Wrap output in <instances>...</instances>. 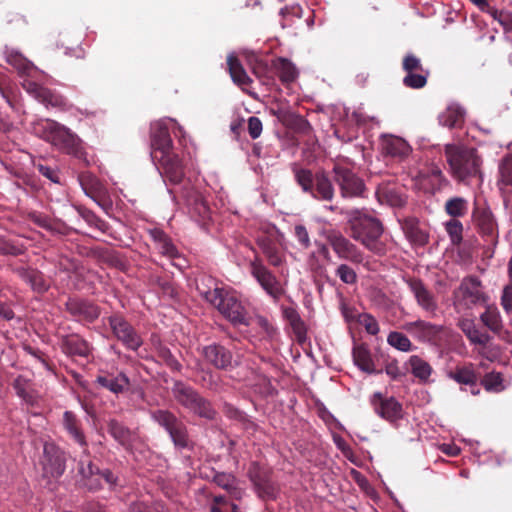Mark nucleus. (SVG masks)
<instances>
[{
  "mask_svg": "<svg viewBox=\"0 0 512 512\" xmlns=\"http://www.w3.org/2000/svg\"><path fill=\"white\" fill-rule=\"evenodd\" d=\"M444 154L450 174L457 182L465 185L483 182L482 159L476 149L446 144Z\"/></svg>",
  "mask_w": 512,
  "mask_h": 512,
  "instance_id": "f257e3e1",
  "label": "nucleus"
},
{
  "mask_svg": "<svg viewBox=\"0 0 512 512\" xmlns=\"http://www.w3.org/2000/svg\"><path fill=\"white\" fill-rule=\"evenodd\" d=\"M350 236L360 242L370 252L382 256L386 253V245L382 241V223L375 217L359 210L348 212Z\"/></svg>",
  "mask_w": 512,
  "mask_h": 512,
  "instance_id": "f03ea898",
  "label": "nucleus"
},
{
  "mask_svg": "<svg viewBox=\"0 0 512 512\" xmlns=\"http://www.w3.org/2000/svg\"><path fill=\"white\" fill-rule=\"evenodd\" d=\"M198 290L205 300L216 307L233 325H249L248 313L235 296L218 286L207 290L198 287Z\"/></svg>",
  "mask_w": 512,
  "mask_h": 512,
  "instance_id": "7ed1b4c3",
  "label": "nucleus"
},
{
  "mask_svg": "<svg viewBox=\"0 0 512 512\" xmlns=\"http://www.w3.org/2000/svg\"><path fill=\"white\" fill-rule=\"evenodd\" d=\"M294 179L304 193L319 201H332L335 190L331 180L324 172L313 173L309 169L292 167Z\"/></svg>",
  "mask_w": 512,
  "mask_h": 512,
  "instance_id": "20e7f679",
  "label": "nucleus"
},
{
  "mask_svg": "<svg viewBox=\"0 0 512 512\" xmlns=\"http://www.w3.org/2000/svg\"><path fill=\"white\" fill-rule=\"evenodd\" d=\"M34 131L41 138L65 153L72 154L78 149L79 138L77 135L54 120H40L35 124Z\"/></svg>",
  "mask_w": 512,
  "mask_h": 512,
  "instance_id": "39448f33",
  "label": "nucleus"
},
{
  "mask_svg": "<svg viewBox=\"0 0 512 512\" xmlns=\"http://www.w3.org/2000/svg\"><path fill=\"white\" fill-rule=\"evenodd\" d=\"M172 393L179 404L194 414L207 419L214 417L215 411L211 404L191 386L177 381L172 387Z\"/></svg>",
  "mask_w": 512,
  "mask_h": 512,
  "instance_id": "423d86ee",
  "label": "nucleus"
},
{
  "mask_svg": "<svg viewBox=\"0 0 512 512\" xmlns=\"http://www.w3.org/2000/svg\"><path fill=\"white\" fill-rule=\"evenodd\" d=\"M255 252L253 259L249 261V270L252 277L260 287L275 301L279 300L284 294V289L276 275L264 264L259 254Z\"/></svg>",
  "mask_w": 512,
  "mask_h": 512,
  "instance_id": "0eeeda50",
  "label": "nucleus"
},
{
  "mask_svg": "<svg viewBox=\"0 0 512 512\" xmlns=\"http://www.w3.org/2000/svg\"><path fill=\"white\" fill-rule=\"evenodd\" d=\"M169 124H173L175 128L182 133V127L178 125L174 119L165 118L153 123L151 126L152 159L173 152V143L169 134Z\"/></svg>",
  "mask_w": 512,
  "mask_h": 512,
  "instance_id": "6e6552de",
  "label": "nucleus"
},
{
  "mask_svg": "<svg viewBox=\"0 0 512 512\" xmlns=\"http://www.w3.org/2000/svg\"><path fill=\"white\" fill-rule=\"evenodd\" d=\"M66 455L53 443H45L43 455L40 459L42 476L48 480L58 479L66 468Z\"/></svg>",
  "mask_w": 512,
  "mask_h": 512,
  "instance_id": "1a4fd4ad",
  "label": "nucleus"
},
{
  "mask_svg": "<svg viewBox=\"0 0 512 512\" xmlns=\"http://www.w3.org/2000/svg\"><path fill=\"white\" fill-rule=\"evenodd\" d=\"M151 417L168 432L176 447L185 448L188 446L186 426L173 413L167 410H156L151 413Z\"/></svg>",
  "mask_w": 512,
  "mask_h": 512,
  "instance_id": "9d476101",
  "label": "nucleus"
},
{
  "mask_svg": "<svg viewBox=\"0 0 512 512\" xmlns=\"http://www.w3.org/2000/svg\"><path fill=\"white\" fill-rule=\"evenodd\" d=\"M109 326L114 336L127 348L138 350L142 344V338L134 327L121 315H112L108 318Z\"/></svg>",
  "mask_w": 512,
  "mask_h": 512,
  "instance_id": "9b49d317",
  "label": "nucleus"
},
{
  "mask_svg": "<svg viewBox=\"0 0 512 512\" xmlns=\"http://www.w3.org/2000/svg\"><path fill=\"white\" fill-rule=\"evenodd\" d=\"M153 161L166 184L178 185L184 178V166L182 160L174 152L160 156Z\"/></svg>",
  "mask_w": 512,
  "mask_h": 512,
  "instance_id": "f8f14e48",
  "label": "nucleus"
},
{
  "mask_svg": "<svg viewBox=\"0 0 512 512\" xmlns=\"http://www.w3.org/2000/svg\"><path fill=\"white\" fill-rule=\"evenodd\" d=\"M406 284L415 298L417 305L427 314L436 315L439 305L436 295L419 278H409Z\"/></svg>",
  "mask_w": 512,
  "mask_h": 512,
  "instance_id": "ddd939ff",
  "label": "nucleus"
},
{
  "mask_svg": "<svg viewBox=\"0 0 512 512\" xmlns=\"http://www.w3.org/2000/svg\"><path fill=\"white\" fill-rule=\"evenodd\" d=\"M333 172L335 182L339 185L343 197L362 196L365 185L355 173L341 165H335Z\"/></svg>",
  "mask_w": 512,
  "mask_h": 512,
  "instance_id": "4468645a",
  "label": "nucleus"
},
{
  "mask_svg": "<svg viewBox=\"0 0 512 512\" xmlns=\"http://www.w3.org/2000/svg\"><path fill=\"white\" fill-rule=\"evenodd\" d=\"M25 91L46 107L65 108L67 100L55 91H52L35 81L25 79L22 83Z\"/></svg>",
  "mask_w": 512,
  "mask_h": 512,
  "instance_id": "2eb2a0df",
  "label": "nucleus"
},
{
  "mask_svg": "<svg viewBox=\"0 0 512 512\" xmlns=\"http://www.w3.org/2000/svg\"><path fill=\"white\" fill-rule=\"evenodd\" d=\"M327 240L336 255L343 260L353 263H361L363 254L350 240L344 237L338 231H331L327 236Z\"/></svg>",
  "mask_w": 512,
  "mask_h": 512,
  "instance_id": "dca6fc26",
  "label": "nucleus"
},
{
  "mask_svg": "<svg viewBox=\"0 0 512 512\" xmlns=\"http://www.w3.org/2000/svg\"><path fill=\"white\" fill-rule=\"evenodd\" d=\"M205 360L217 369L228 370L238 365L229 349L220 344H210L202 348Z\"/></svg>",
  "mask_w": 512,
  "mask_h": 512,
  "instance_id": "f3484780",
  "label": "nucleus"
},
{
  "mask_svg": "<svg viewBox=\"0 0 512 512\" xmlns=\"http://www.w3.org/2000/svg\"><path fill=\"white\" fill-rule=\"evenodd\" d=\"M374 411L383 419L394 422L402 418V405L394 398H385L379 392L371 398Z\"/></svg>",
  "mask_w": 512,
  "mask_h": 512,
  "instance_id": "a211bd4d",
  "label": "nucleus"
},
{
  "mask_svg": "<svg viewBox=\"0 0 512 512\" xmlns=\"http://www.w3.org/2000/svg\"><path fill=\"white\" fill-rule=\"evenodd\" d=\"M403 329L422 342H434L443 327L424 320L405 323Z\"/></svg>",
  "mask_w": 512,
  "mask_h": 512,
  "instance_id": "6ab92c4d",
  "label": "nucleus"
},
{
  "mask_svg": "<svg viewBox=\"0 0 512 512\" xmlns=\"http://www.w3.org/2000/svg\"><path fill=\"white\" fill-rule=\"evenodd\" d=\"M68 312L80 322H93L100 315L99 308L86 300L72 298L66 303Z\"/></svg>",
  "mask_w": 512,
  "mask_h": 512,
  "instance_id": "aec40b11",
  "label": "nucleus"
},
{
  "mask_svg": "<svg viewBox=\"0 0 512 512\" xmlns=\"http://www.w3.org/2000/svg\"><path fill=\"white\" fill-rule=\"evenodd\" d=\"M256 244L273 267H281L286 263L285 254L280 250L276 241L267 235H260L256 238Z\"/></svg>",
  "mask_w": 512,
  "mask_h": 512,
  "instance_id": "412c9836",
  "label": "nucleus"
},
{
  "mask_svg": "<svg viewBox=\"0 0 512 512\" xmlns=\"http://www.w3.org/2000/svg\"><path fill=\"white\" fill-rule=\"evenodd\" d=\"M96 383L111 393L118 395L129 389L130 379L124 372H119L117 374L98 375Z\"/></svg>",
  "mask_w": 512,
  "mask_h": 512,
  "instance_id": "4be33fe9",
  "label": "nucleus"
},
{
  "mask_svg": "<svg viewBox=\"0 0 512 512\" xmlns=\"http://www.w3.org/2000/svg\"><path fill=\"white\" fill-rule=\"evenodd\" d=\"M249 477L254 483L259 495L263 498H273L276 488L265 471H261L256 464L249 469Z\"/></svg>",
  "mask_w": 512,
  "mask_h": 512,
  "instance_id": "5701e85b",
  "label": "nucleus"
},
{
  "mask_svg": "<svg viewBox=\"0 0 512 512\" xmlns=\"http://www.w3.org/2000/svg\"><path fill=\"white\" fill-rule=\"evenodd\" d=\"M271 67L284 85L293 83L299 76V71L295 64L284 57L273 59Z\"/></svg>",
  "mask_w": 512,
  "mask_h": 512,
  "instance_id": "b1692460",
  "label": "nucleus"
},
{
  "mask_svg": "<svg viewBox=\"0 0 512 512\" xmlns=\"http://www.w3.org/2000/svg\"><path fill=\"white\" fill-rule=\"evenodd\" d=\"M14 272L37 293H43L49 288V283L43 274L35 269L19 267L15 268Z\"/></svg>",
  "mask_w": 512,
  "mask_h": 512,
  "instance_id": "393cba45",
  "label": "nucleus"
},
{
  "mask_svg": "<svg viewBox=\"0 0 512 512\" xmlns=\"http://www.w3.org/2000/svg\"><path fill=\"white\" fill-rule=\"evenodd\" d=\"M61 348L65 354L71 356L87 357L91 351L89 343L77 334L63 337Z\"/></svg>",
  "mask_w": 512,
  "mask_h": 512,
  "instance_id": "a878e982",
  "label": "nucleus"
},
{
  "mask_svg": "<svg viewBox=\"0 0 512 512\" xmlns=\"http://www.w3.org/2000/svg\"><path fill=\"white\" fill-rule=\"evenodd\" d=\"M465 114V109L461 105L452 102L439 114L438 121L440 125L448 128L459 127L464 122Z\"/></svg>",
  "mask_w": 512,
  "mask_h": 512,
  "instance_id": "bb28decb",
  "label": "nucleus"
},
{
  "mask_svg": "<svg viewBox=\"0 0 512 512\" xmlns=\"http://www.w3.org/2000/svg\"><path fill=\"white\" fill-rule=\"evenodd\" d=\"M407 364L410 367V372L421 383L430 382V377L433 373L432 366L423 358L418 355H412L408 359Z\"/></svg>",
  "mask_w": 512,
  "mask_h": 512,
  "instance_id": "cd10ccee",
  "label": "nucleus"
},
{
  "mask_svg": "<svg viewBox=\"0 0 512 512\" xmlns=\"http://www.w3.org/2000/svg\"><path fill=\"white\" fill-rule=\"evenodd\" d=\"M63 427L75 442L80 446L86 447V439L80 427V421L71 411H65L63 414Z\"/></svg>",
  "mask_w": 512,
  "mask_h": 512,
  "instance_id": "c85d7f7f",
  "label": "nucleus"
},
{
  "mask_svg": "<svg viewBox=\"0 0 512 512\" xmlns=\"http://www.w3.org/2000/svg\"><path fill=\"white\" fill-rule=\"evenodd\" d=\"M383 151L392 157L404 158L409 155L411 148L402 138L390 136L383 140Z\"/></svg>",
  "mask_w": 512,
  "mask_h": 512,
  "instance_id": "c756f323",
  "label": "nucleus"
},
{
  "mask_svg": "<svg viewBox=\"0 0 512 512\" xmlns=\"http://www.w3.org/2000/svg\"><path fill=\"white\" fill-rule=\"evenodd\" d=\"M13 388L23 401L30 405L37 402L38 395L33 388L31 380L24 375H19L13 382Z\"/></svg>",
  "mask_w": 512,
  "mask_h": 512,
  "instance_id": "7c9ffc66",
  "label": "nucleus"
},
{
  "mask_svg": "<svg viewBox=\"0 0 512 512\" xmlns=\"http://www.w3.org/2000/svg\"><path fill=\"white\" fill-rule=\"evenodd\" d=\"M183 197L186 201L187 206L193 213L197 214L203 219L208 217V205L198 191L194 189H191L189 191H183Z\"/></svg>",
  "mask_w": 512,
  "mask_h": 512,
  "instance_id": "2f4dec72",
  "label": "nucleus"
},
{
  "mask_svg": "<svg viewBox=\"0 0 512 512\" xmlns=\"http://www.w3.org/2000/svg\"><path fill=\"white\" fill-rule=\"evenodd\" d=\"M6 61L15 67L20 74L29 75L32 70H35V66L31 61L26 59L19 51L6 47L4 50Z\"/></svg>",
  "mask_w": 512,
  "mask_h": 512,
  "instance_id": "473e14b6",
  "label": "nucleus"
},
{
  "mask_svg": "<svg viewBox=\"0 0 512 512\" xmlns=\"http://www.w3.org/2000/svg\"><path fill=\"white\" fill-rule=\"evenodd\" d=\"M448 377L460 385L473 386L478 381L477 373L473 365L457 366L453 371L448 372Z\"/></svg>",
  "mask_w": 512,
  "mask_h": 512,
  "instance_id": "72a5a7b5",
  "label": "nucleus"
},
{
  "mask_svg": "<svg viewBox=\"0 0 512 512\" xmlns=\"http://www.w3.org/2000/svg\"><path fill=\"white\" fill-rule=\"evenodd\" d=\"M227 65L233 82L239 86H246L252 83L242 64L234 54L227 57Z\"/></svg>",
  "mask_w": 512,
  "mask_h": 512,
  "instance_id": "f704fd0d",
  "label": "nucleus"
},
{
  "mask_svg": "<svg viewBox=\"0 0 512 512\" xmlns=\"http://www.w3.org/2000/svg\"><path fill=\"white\" fill-rule=\"evenodd\" d=\"M402 229L407 239L418 246H424L428 242V235L419 228L415 219H406L402 223Z\"/></svg>",
  "mask_w": 512,
  "mask_h": 512,
  "instance_id": "c9c22d12",
  "label": "nucleus"
},
{
  "mask_svg": "<svg viewBox=\"0 0 512 512\" xmlns=\"http://www.w3.org/2000/svg\"><path fill=\"white\" fill-rule=\"evenodd\" d=\"M480 284V281L476 277L464 279L459 288L462 296L473 304L481 301L483 299V293L480 289Z\"/></svg>",
  "mask_w": 512,
  "mask_h": 512,
  "instance_id": "e433bc0d",
  "label": "nucleus"
},
{
  "mask_svg": "<svg viewBox=\"0 0 512 512\" xmlns=\"http://www.w3.org/2000/svg\"><path fill=\"white\" fill-rule=\"evenodd\" d=\"M353 360L356 366L366 373H380V371H377L374 367V362L369 350L363 346H356L353 348Z\"/></svg>",
  "mask_w": 512,
  "mask_h": 512,
  "instance_id": "4c0bfd02",
  "label": "nucleus"
},
{
  "mask_svg": "<svg viewBox=\"0 0 512 512\" xmlns=\"http://www.w3.org/2000/svg\"><path fill=\"white\" fill-rule=\"evenodd\" d=\"M460 328L473 344L485 346L490 341V336L485 332H481L471 320H462L460 322Z\"/></svg>",
  "mask_w": 512,
  "mask_h": 512,
  "instance_id": "58836bf2",
  "label": "nucleus"
},
{
  "mask_svg": "<svg viewBox=\"0 0 512 512\" xmlns=\"http://www.w3.org/2000/svg\"><path fill=\"white\" fill-rule=\"evenodd\" d=\"M376 197L380 203H385L392 207H402L406 203L405 198L401 194L387 186L379 187L376 190Z\"/></svg>",
  "mask_w": 512,
  "mask_h": 512,
  "instance_id": "ea45409f",
  "label": "nucleus"
},
{
  "mask_svg": "<svg viewBox=\"0 0 512 512\" xmlns=\"http://www.w3.org/2000/svg\"><path fill=\"white\" fill-rule=\"evenodd\" d=\"M214 482L221 488L227 490L235 498L240 499L243 491L238 487V481L230 473H216L214 476Z\"/></svg>",
  "mask_w": 512,
  "mask_h": 512,
  "instance_id": "a19ab883",
  "label": "nucleus"
},
{
  "mask_svg": "<svg viewBox=\"0 0 512 512\" xmlns=\"http://www.w3.org/2000/svg\"><path fill=\"white\" fill-rule=\"evenodd\" d=\"M468 209V201L463 197H452L445 203V212L453 219L464 217Z\"/></svg>",
  "mask_w": 512,
  "mask_h": 512,
  "instance_id": "79ce46f5",
  "label": "nucleus"
},
{
  "mask_svg": "<svg viewBox=\"0 0 512 512\" xmlns=\"http://www.w3.org/2000/svg\"><path fill=\"white\" fill-rule=\"evenodd\" d=\"M78 180L85 194L95 200V195L102 188L99 180L90 172H82L79 174Z\"/></svg>",
  "mask_w": 512,
  "mask_h": 512,
  "instance_id": "37998d69",
  "label": "nucleus"
},
{
  "mask_svg": "<svg viewBox=\"0 0 512 512\" xmlns=\"http://www.w3.org/2000/svg\"><path fill=\"white\" fill-rule=\"evenodd\" d=\"M500 179L499 189L504 193L509 186H512V157H505L499 165Z\"/></svg>",
  "mask_w": 512,
  "mask_h": 512,
  "instance_id": "c03bdc74",
  "label": "nucleus"
},
{
  "mask_svg": "<svg viewBox=\"0 0 512 512\" xmlns=\"http://www.w3.org/2000/svg\"><path fill=\"white\" fill-rule=\"evenodd\" d=\"M481 321L494 333H500L502 330V320L499 311L496 308H487L480 316Z\"/></svg>",
  "mask_w": 512,
  "mask_h": 512,
  "instance_id": "a18cd8bd",
  "label": "nucleus"
},
{
  "mask_svg": "<svg viewBox=\"0 0 512 512\" xmlns=\"http://www.w3.org/2000/svg\"><path fill=\"white\" fill-rule=\"evenodd\" d=\"M286 316L292 327V330L296 336L298 342L306 340V326L299 314L295 310L286 311Z\"/></svg>",
  "mask_w": 512,
  "mask_h": 512,
  "instance_id": "49530a36",
  "label": "nucleus"
},
{
  "mask_svg": "<svg viewBox=\"0 0 512 512\" xmlns=\"http://www.w3.org/2000/svg\"><path fill=\"white\" fill-rule=\"evenodd\" d=\"M387 343L393 348L402 352H409L413 350L412 342L405 334L401 332H390L387 336Z\"/></svg>",
  "mask_w": 512,
  "mask_h": 512,
  "instance_id": "de8ad7c7",
  "label": "nucleus"
},
{
  "mask_svg": "<svg viewBox=\"0 0 512 512\" xmlns=\"http://www.w3.org/2000/svg\"><path fill=\"white\" fill-rule=\"evenodd\" d=\"M429 71L424 69V72H410L406 73L403 78V84L412 89L423 88L427 83Z\"/></svg>",
  "mask_w": 512,
  "mask_h": 512,
  "instance_id": "09e8293b",
  "label": "nucleus"
},
{
  "mask_svg": "<svg viewBox=\"0 0 512 512\" xmlns=\"http://www.w3.org/2000/svg\"><path fill=\"white\" fill-rule=\"evenodd\" d=\"M481 384L489 392H501L505 389L502 375L496 372L487 373L481 380Z\"/></svg>",
  "mask_w": 512,
  "mask_h": 512,
  "instance_id": "8fccbe9b",
  "label": "nucleus"
},
{
  "mask_svg": "<svg viewBox=\"0 0 512 512\" xmlns=\"http://www.w3.org/2000/svg\"><path fill=\"white\" fill-rule=\"evenodd\" d=\"M478 226L481 232L487 236H494L496 230V224L494 218L490 212H482L478 219Z\"/></svg>",
  "mask_w": 512,
  "mask_h": 512,
  "instance_id": "3c124183",
  "label": "nucleus"
},
{
  "mask_svg": "<svg viewBox=\"0 0 512 512\" xmlns=\"http://www.w3.org/2000/svg\"><path fill=\"white\" fill-rule=\"evenodd\" d=\"M445 230L451 238L453 244H458L462 240L463 225L457 219H451L445 223Z\"/></svg>",
  "mask_w": 512,
  "mask_h": 512,
  "instance_id": "603ef678",
  "label": "nucleus"
},
{
  "mask_svg": "<svg viewBox=\"0 0 512 512\" xmlns=\"http://www.w3.org/2000/svg\"><path fill=\"white\" fill-rule=\"evenodd\" d=\"M336 275L345 284H355L357 282V274L353 268L347 264H340L336 269Z\"/></svg>",
  "mask_w": 512,
  "mask_h": 512,
  "instance_id": "864d4df0",
  "label": "nucleus"
},
{
  "mask_svg": "<svg viewBox=\"0 0 512 512\" xmlns=\"http://www.w3.org/2000/svg\"><path fill=\"white\" fill-rule=\"evenodd\" d=\"M211 512H238V507L236 504L227 501L224 497L217 496L214 498Z\"/></svg>",
  "mask_w": 512,
  "mask_h": 512,
  "instance_id": "5fc2aeb1",
  "label": "nucleus"
},
{
  "mask_svg": "<svg viewBox=\"0 0 512 512\" xmlns=\"http://www.w3.org/2000/svg\"><path fill=\"white\" fill-rule=\"evenodd\" d=\"M108 431L120 443H124L128 439V430L116 420L109 422Z\"/></svg>",
  "mask_w": 512,
  "mask_h": 512,
  "instance_id": "6e6d98bb",
  "label": "nucleus"
},
{
  "mask_svg": "<svg viewBox=\"0 0 512 512\" xmlns=\"http://www.w3.org/2000/svg\"><path fill=\"white\" fill-rule=\"evenodd\" d=\"M402 67L406 73L424 72L420 59L413 54H407L404 57Z\"/></svg>",
  "mask_w": 512,
  "mask_h": 512,
  "instance_id": "4d7b16f0",
  "label": "nucleus"
},
{
  "mask_svg": "<svg viewBox=\"0 0 512 512\" xmlns=\"http://www.w3.org/2000/svg\"><path fill=\"white\" fill-rule=\"evenodd\" d=\"M359 322L364 326L367 333L376 335L379 333V325L377 320L368 313H363L359 316Z\"/></svg>",
  "mask_w": 512,
  "mask_h": 512,
  "instance_id": "13d9d810",
  "label": "nucleus"
},
{
  "mask_svg": "<svg viewBox=\"0 0 512 512\" xmlns=\"http://www.w3.org/2000/svg\"><path fill=\"white\" fill-rule=\"evenodd\" d=\"M97 470H99V469L97 467H95L90 460L80 459L78 471H79V474H81L83 478L91 479V482H92L94 480L92 478L94 476H97Z\"/></svg>",
  "mask_w": 512,
  "mask_h": 512,
  "instance_id": "bf43d9fd",
  "label": "nucleus"
},
{
  "mask_svg": "<svg viewBox=\"0 0 512 512\" xmlns=\"http://www.w3.org/2000/svg\"><path fill=\"white\" fill-rule=\"evenodd\" d=\"M23 253V247L0 236V254L17 256Z\"/></svg>",
  "mask_w": 512,
  "mask_h": 512,
  "instance_id": "052dcab7",
  "label": "nucleus"
},
{
  "mask_svg": "<svg viewBox=\"0 0 512 512\" xmlns=\"http://www.w3.org/2000/svg\"><path fill=\"white\" fill-rule=\"evenodd\" d=\"M294 235L302 248L308 249L311 246V240L306 227L298 224L294 227Z\"/></svg>",
  "mask_w": 512,
  "mask_h": 512,
  "instance_id": "680f3d73",
  "label": "nucleus"
},
{
  "mask_svg": "<svg viewBox=\"0 0 512 512\" xmlns=\"http://www.w3.org/2000/svg\"><path fill=\"white\" fill-rule=\"evenodd\" d=\"M157 248L161 252V254L169 257V258H175L178 256V251L174 244L171 242V240L166 237L164 240L158 243Z\"/></svg>",
  "mask_w": 512,
  "mask_h": 512,
  "instance_id": "e2e57ef3",
  "label": "nucleus"
},
{
  "mask_svg": "<svg viewBox=\"0 0 512 512\" xmlns=\"http://www.w3.org/2000/svg\"><path fill=\"white\" fill-rule=\"evenodd\" d=\"M248 133L252 139H257L262 133V122L258 117L251 116L248 119Z\"/></svg>",
  "mask_w": 512,
  "mask_h": 512,
  "instance_id": "0e129e2a",
  "label": "nucleus"
},
{
  "mask_svg": "<svg viewBox=\"0 0 512 512\" xmlns=\"http://www.w3.org/2000/svg\"><path fill=\"white\" fill-rule=\"evenodd\" d=\"M97 476H98V478L94 479L92 481V483H85V485L89 489L94 490V489L98 488V486H99L98 479L99 478L104 479L109 484H113L115 482L114 476L109 470H104V471L97 470Z\"/></svg>",
  "mask_w": 512,
  "mask_h": 512,
  "instance_id": "69168bd1",
  "label": "nucleus"
},
{
  "mask_svg": "<svg viewBox=\"0 0 512 512\" xmlns=\"http://www.w3.org/2000/svg\"><path fill=\"white\" fill-rule=\"evenodd\" d=\"M38 171L39 173L48 178L50 181H52L53 183H59L60 181V178H59V174H58V171L55 170L54 168L50 167V166H47V165H38Z\"/></svg>",
  "mask_w": 512,
  "mask_h": 512,
  "instance_id": "338daca9",
  "label": "nucleus"
},
{
  "mask_svg": "<svg viewBox=\"0 0 512 512\" xmlns=\"http://www.w3.org/2000/svg\"><path fill=\"white\" fill-rule=\"evenodd\" d=\"M501 304L503 306V309L510 313L512 311V284L507 285L504 290L501 297Z\"/></svg>",
  "mask_w": 512,
  "mask_h": 512,
  "instance_id": "774afa93",
  "label": "nucleus"
}]
</instances>
